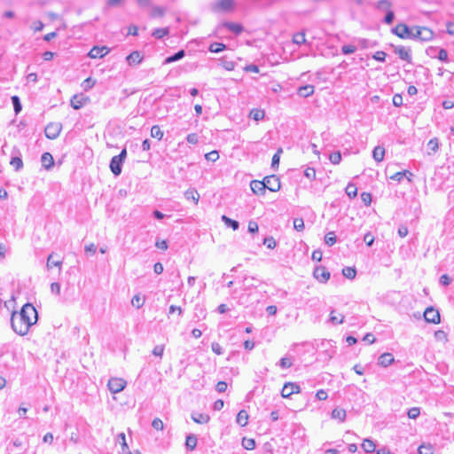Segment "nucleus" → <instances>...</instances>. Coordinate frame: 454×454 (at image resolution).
<instances>
[{"instance_id": "1", "label": "nucleus", "mask_w": 454, "mask_h": 454, "mask_svg": "<svg viewBox=\"0 0 454 454\" xmlns=\"http://www.w3.org/2000/svg\"><path fill=\"white\" fill-rule=\"evenodd\" d=\"M38 313L31 303L22 306L20 311H13L11 316V326L14 333L20 336L28 333L31 326L36 324Z\"/></svg>"}, {"instance_id": "2", "label": "nucleus", "mask_w": 454, "mask_h": 454, "mask_svg": "<svg viewBox=\"0 0 454 454\" xmlns=\"http://www.w3.org/2000/svg\"><path fill=\"white\" fill-rule=\"evenodd\" d=\"M234 9V0H215L209 4V10L214 13L230 12Z\"/></svg>"}, {"instance_id": "3", "label": "nucleus", "mask_w": 454, "mask_h": 454, "mask_svg": "<svg viewBox=\"0 0 454 454\" xmlns=\"http://www.w3.org/2000/svg\"><path fill=\"white\" fill-rule=\"evenodd\" d=\"M127 386V381L121 378H111L108 380L107 387L110 392L114 394L120 393Z\"/></svg>"}, {"instance_id": "4", "label": "nucleus", "mask_w": 454, "mask_h": 454, "mask_svg": "<svg viewBox=\"0 0 454 454\" xmlns=\"http://www.w3.org/2000/svg\"><path fill=\"white\" fill-rule=\"evenodd\" d=\"M414 30V27H409L407 25L401 23L393 29V33L400 38H413Z\"/></svg>"}, {"instance_id": "5", "label": "nucleus", "mask_w": 454, "mask_h": 454, "mask_svg": "<svg viewBox=\"0 0 454 454\" xmlns=\"http://www.w3.org/2000/svg\"><path fill=\"white\" fill-rule=\"evenodd\" d=\"M62 129V124L60 122H50L44 129V133L47 138L56 139Z\"/></svg>"}, {"instance_id": "6", "label": "nucleus", "mask_w": 454, "mask_h": 454, "mask_svg": "<svg viewBox=\"0 0 454 454\" xmlns=\"http://www.w3.org/2000/svg\"><path fill=\"white\" fill-rule=\"evenodd\" d=\"M414 29L413 38H418L421 41H429L433 38V31L426 27H414Z\"/></svg>"}, {"instance_id": "7", "label": "nucleus", "mask_w": 454, "mask_h": 454, "mask_svg": "<svg viewBox=\"0 0 454 454\" xmlns=\"http://www.w3.org/2000/svg\"><path fill=\"white\" fill-rule=\"evenodd\" d=\"M300 392L301 387L297 383L286 382L281 390V396L289 398L293 394H299Z\"/></svg>"}, {"instance_id": "8", "label": "nucleus", "mask_w": 454, "mask_h": 454, "mask_svg": "<svg viewBox=\"0 0 454 454\" xmlns=\"http://www.w3.org/2000/svg\"><path fill=\"white\" fill-rule=\"evenodd\" d=\"M262 181L265 183V190L268 189L270 192H278L281 187L279 178L274 175L264 177Z\"/></svg>"}, {"instance_id": "9", "label": "nucleus", "mask_w": 454, "mask_h": 454, "mask_svg": "<svg viewBox=\"0 0 454 454\" xmlns=\"http://www.w3.org/2000/svg\"><path fill=\"white\" fill-rule=\"evenodd\" d=\"M424 318L427 323L439 324L441 321L440 313L433 307H428L424 312Z\"/></svg>"}, {"instance_id": "10", "label": "nucleus", "mask_w": 454, "mask_h": 454, "mask_svg": "<svg viewBox=\"0 0 454 454\" xmlns=\"http://www.w3.org/2000/svg\"><path fill=\"white\" fill-rule=\"evenodd\" d=\"M314 278L320 283H326L330 278V272L324 266H317L313 271Z\"/></svg>"}, {"instance_id": "11", "label": "nucleus", "mask_w": 454, "mask_h": 454, "mask_svg": "<svg viewBox=\"0 0 454 454\" xmlns=\"http://www.w3.org/2000/svg\"><path fill=\"white\" fill-rule=\"evenodd\" d=\"M109 52V48L106 46H94L89 52L88 56L90 59H101Z\"/></svg>"}, {"instance_id": "12", "label": "nucleus", "mask_w": 454, "mask_h": 454, "mask_svg": "<svg viewBox=\"0 0 454 454\" xmlns=\"http://www.w3.org/2000/svg\"><path fill=\"white\" fill-rule=\"evenodd\" d=\"M88 101L89 98L83 95H74L71 98V106L74 109L78 110L82 108Z\"/></svg>"}, {"instance_id": "13", "label": "nucleus", "mask_w": 454, "mask_h": 454, "mask_svg": "<svg viewBox=\"0 0 454 454\" xmlns=\"http://www.w3.org/2000/svg\"><path fill=\"white\" fill-rule=\"evenodd\" d=\"M122 164L123 162L116 156L112 158L109 167L114 176H119L121 173Z\"/></svg>"}, {"instance_id": "14", "label": "nucleus", "mask_w": 454, "mask_h": 454, "mask_svg": "<svg viewBox=\"0 0 454 454\" xmlns=\"http://www.w3.org/2000/svg\"><path fill=\"white\" fill-rule=\"evenodd\" d=\"M395 361L394 356L391 353H383L379 356L378 364L382 367H387Z\"/></svg>"}, {"instance_id": "15", "label": "nucleus", "mask_w": 454, "mask_h": 454, "mask_svg": "<svg viewBox=\"0 0 454 454\" xmlns=\"http://www.w3.org/2000/svg\"><path fill=\"white\" fill-rule=\"evenodd\" d=\"M252 192L257 195H262L265 192V183L263 181L253 180L250 183Z\"/></svg>"}, {"instance_id": "16", "label": "nucleus", "mask_w": 454, "mask_h": 454, "mask_svg": "<svg viewBox=\"0 0 454 454\" xmlns=\"http://www.w3.org/2000/svg\"><path fill=\"white\" fill-rule=\"evenodd\" d=\"M395 52L399 56V58L403 60H406L408 62L411 61V51L410 49L404 47V46H397L395 49Z\"/></svg>"}, {"instance_id": "17", "label": "nucleus", "mask_w": 454, "mask_h": 454, "mask_svg": "<svg viewBox=\"0 0 454 454\" xmlns=\"http://www.w3.org/2000/svg\"><path fill=\"white\" fill-rule=\"evenodd\" d=\"M42 165L45 169H51L54 165V160L50 153H43L41 157Z\"/></svg>"}, {"instance_id": "18", "label": "nucleus", "mask_w": 454, "mask_h": 454, "mask_svg": "<svg viewBox=\"0 0 454 454\" xmlns=\"http://www.w3.org/2000/svg\"><path fill=\"white\" fill-rule=\"evenodd\" d=\"M220 27H224L226 28H228L230 31L235 33L236 35H239L240 34L242 31H243V27L242 25L239 24V23H233V22H223L222 23Z\"/></svg>"}, {"instance_id": "19", "label": "nucleus", "mask_w": 454, "mask_h": 454, "mask_svg": "<svg viewBox=\"0 0 454 454\" xmlns=\"http://www.w3.org/2000/svg\"><path fill=\"white\" fill-rule=\"evenodd\" d=\"M184 198L187 200H192L195 205L199 203L200 200V194L194 188H190L184 192Z\"/></svg>"}, {"instance_id": "20", "label": "nucleus", "mask_w": 454, "mask_h": 454, "mask_svg": "<svg viewBox=\"0 0 454 454\" xmlns=\"http://www.w3.org/2000/svg\"><path fill=\"white\" fill-rule=\"evenodd\" d=\"M126 59L129 65L132 66L139 64L142 61L143 57L141 56L139 51H135L131 52L129 55H128Z\"/></svg>"}, {"instance_id": "21", "label": "nucleus", "mask_w": 454, "mask_h": 454, "mask_svg": "<svg viewBox=\"0 0 454 454\" xmlns=\"http://www.w3.org/2000/svg\"><path fill=\"white\" fill-rule=\"evenodd\" d=\"M385 156V148L382 146H376L372 151V157L375 161L381 162Z\"/></svg>"}, {"instance_id": "22", "label": "nucleus", "mask_w": 454, "mask_h": 454, "mask_svg": "<svg viewBox=\"0 0 454 454\" xmlns=\"http://www.w3.org/2000/svg\"><path fill=\"white\" fill-rule=\"evenodd\" d=\"M248 418H249V416H248L247 412L245 410H241V411H239V412L237 415L236 422L240 427H246L248 423Z\"/></svg>"}, {"instance_id": "23", "label": "nucleus", "mask_w": 454, "mask_h": 454, "mask_svg": "<svg viewBox=\"0 0 454 454\" xmlns=\"http://www.w3.org/2000/svg\"><path fill=\"white\" fill-rule=\"evenodd\" d=\"M192 419L195 423L198 424H207L210 419L207 414L198 412L192 414Z\"/></svg>"}, {"instance_id": "24", "label": "nucleus", "mask_w": 454, "mask_h": 454, "mask_svg": "<svg viewBox=\"0 0 454 454\" xmlns=\"http://www.w3.org/2000/svg\"><path fill=\"white\" fill-rule=\"evenodd\" d=\"M314 93V86L312 85H304L298 89V95L302 98H308Z\"/></svg>"}, {"instance_id": "25", "label": "nucleus", "mask_w": 454, "mask_h": 454, "mask_svg": "<svg viewBox=\"0 0 454 454\" xmlns=\"http://www.w3.org/2000/svg\"><path fill=\"white\" fill-rule=\"evenodd\" d=\"M346 411L340 408H335L332 411V418L338 419L340 422H343L346 419Z\"/></svg>"}, {"instance_id": "26", "label": "nucleus", "mask_w": 454, "mask_h": 454, "mask_svg": "<svg viewBox=\"0 0 454 454\" xmlns=\"http://www.w3.org/2000/svg\"><path fill=\"white\" fill-rule=\"evenodd\" d=\"M221 219L227 227H231L233 231L238 230L239 227V223L238 221L232 220L224 215H222Z\"/></svg>"}, {"instance_id": "27", "label": "nucleus", "mask_w": 454, "mask_h": 454, "mask_svg": "<svg viewBox=\"0 0 454 454\" xmlns=\"http://www.w3.org/2000/svg\"><path fill=\"white\" fill-rule=\"evenodd\" d=\"M184 55H185V52H184V50L178 51L174 55L168 57L165 59L164 63L165 64H169V63H172V62H176V61L180 60L181 59H183L184 57Z\"/></svg>"}, {"instance_id": "28", "label": "nucleus", "mask_w": 454, "mask_h": 454, "mask_svg": "<svg viewBox=\"0 0 454 454\" xmlns=\"http://www.w3.org/2000/svg\"><path fill=\"white\" fill-rule=\"evenodd\" d=\"M362 448L365 452L372 453L375 450L376 445L372 440L364 439L362 443Z\"/></svg>"}, {"instance_id": "29", "label": "nucleus", "mask_w": 454, "mask_h": 454, "mask_svg": "<svg viewBox=\"0 0 454 454\" xmlns=\"http://www.w3.org/2000/svg\"><path fill=\"white\" fill-rule=\"evenodd\" d=\"M197 437L194 434H190L186 437L185 446L188 450H193L197 446Z\"/></svg>"}, {"instance_id": "30", "label": "nucleus", "mask_w": 454, "mask_h": 454, "mask_svg": "<svg viewBox=\"0 0 454 454\" xmlns=\"http://www.w3.org/2000/svg\"><path fill=\"white\" fill-rule=\"evenodd\" d=\"M52 258H53V254H51L47 258V263H46L47 269L50 270L52 267H59V269L60 270L62 263H63L62 261L61 260L54 261Z\"/></svg>"}, {"instance_id": "31", "label": "nucleus", "mask_w": 454, "mask_h": 454, "mask_svg": "<svg viewBox=\"0 0 454 454\" xmlns=\"http://www.w3.org/2000/svg\"><path fill=\"white\" fill-rule=\"evenodd\" d=\"M264 111L261 109H252L249 114V117L254 121H261L264 118Z\"/></svg>"}, {"instance_id": "32", "label": "nucleus", "mask_w": 454, "mask_h": 454, "mask_svg": "<svg viewBox=\"0 0 454 454\" xmlns=\"http://www.w3.org/2000/svg\"><path fill=\"white\" fill-rule=\"evenodd\" d=\"M226 49V45L223 43H213L209 45L208 50L214 53H219Z\"/></svg>"}, {"instance_id": "33", "label": "nucleus", "mask_w": 454, "mask_h": 454, "mask_svg": "<svg viewBox=\"0 0 454 454\" xmlns=\"http://www.w3.org/2000/svg\"><path fill=\"white\" fill-rule=\"evenodd\" d=\"M407 175H410V176H413V174L411 172H410L409 170H403L401 172L395 173L394 175H392L390 176V179L394 180V181L401 182L403 179L404 176H407Z\"/></svg>"}, {"instance_id": "34", "label": "nucleus", "mask_w": 454, "mask_h": 454, "mask_svg": "<svg viewBox=\"0 0 454 454\" xmlns=\"http://www.w3.org/2000/svg\"><path fill=\"white\" fill-rule=\"evenodd\" d=\"M306 38H305V33L304 32H298L294 35L293 36V43L301 45L303 43H306Z\"/></svg>"}, {"instance_id": "35", "label": "nucleus", "mask_w": 454, "mask_h": 454, "mask_svg": "<svg viewBox=\"0 0 454 454\" xmlns=\"http://www.w3.org/2000/svg\"><path fill=\"white\" fill-rule=\"evenodd\" d=\"M334 312V310L331 311L329 321L333 325L342 324L344 322V316L342 314L335 316Z\"/></svg>"}, {"instance_id": "36", "label": "nucleus", "mask_w": 454, "mask_h": 454, "mask_svg": "<svg viewBox=\"0 0 454 454\" xmlns=\"http://www.w3.org/2000/svg\"><path fill=\"white\" fill-rule=\"evenodd\" d=\"M131 304L133 307L140 309L145 304V298L140 296V294H136L131 299Z\"/></svg>"}, {"instance_id": "37", "label": "nucleus", "mask_w": 454, "mask_h": 454, "mask_svg": "<svg viewBox=\"0 0 454 454\" xmlns=\"http://www.w3.org/2000/svg\"><path fill=\"white\" fill-rule=\"evenodd\" d=\"M242 446L245 450H252L255 448V442L252 438L244 437L242 439Z\"/></svg>"}, {"instance_id": "38", "label": "nucleus", "mask_w": 454, "mask_h": 454, "mask_svg": "<svg viewBox=\"0 0 454 454\" xmlns=\"http://www.w3.org/2000/svg\"><path fill=\"white\" fill-rule=\"evenodd\" d=\"M10 164L14 168L16 171H19L23 168V161L19 156L12 157Z\"/></svg>"}, {"instance_id": "39", "label": "nucleus", "mask_w": 454, "mask_h": 454, "mask_svg": "<svg viewBox=\"0 0 454 454\" xmlns=\"http://www.w3.org/2000/svg\"><path fill=\"white\" fill-rule=\"evenodd\" d=\"M342 274L344 277H346L348 279H353L356 278V270L353 267H345L342 270Z\"/></svg>"}, {"instance_id": "40", "label": "nucleus", "mask_w": 454, "mask_h": 454, "mask_svg": "<svg viewBox=\"0 0 454 454\" xmlns=\"http://www.w3.org/2000/svg\"><path fill=\"white\" fill-rule=\"evenodd\" d=\"M151 136L152 137L157 138L158 140H161L163 137V132L161 131L160 126L153 125L151 129Z\"/></svg>"}, {"instance_id": "41", "label": "nucleus", "mask_w": 454, "mask_h": 454, "mask_svg": "<svg viewBox=\"0 0 454 454\" xmlns=\"http://www.w3.org/2000/svg\"><path fill=\"white\" fill-rule=\"evenodd\" d=\"M392 4L389 0H380L376 4V8L381 11L390 10Z\"/></svg>"}, {"instance_id": "42", "label": "nucleus", "mask_w": 454, "mask_h": 454, "mask_svg": "<svg viewBox=\"0 0 454 454\" xmlns=\"http://www.w3.org/2000/svg\"><path fill=\"white\" fill-rule=\"evenodd\" d=\"M347 195L353 199L357 195V188L354 184H348L345 189Z\"/></svg>"}, {"instance_id": "43", "label": "nucleus", "mask_w": 454, "mask_h": 454, "mask_svg": "<svg viewBox=\"0 0 454 454\" xmlns=\"http://www.w3.org/2000/svg\"><path fill=\"white\" fill-rule=\"evenodd\" d=\"M168 33H169L168 27L157 28L153 32V35L157 39H160V38L164 37L165 35H168Z\"/></svg>"}, {"instance_id": "44", "label": "nucleus", "mask_w": 454, "mask_h": 454, "mask_svg": "<svg viewBox=\"0 0 454 454\" xmlns=\"http://www.w3.org/2000/svg\"><path fill=\"white\" fill-rule=\"evenodd\" d=\"M12 102L13 105L15 114H19L22 110V106L18 96L12 97Z\"/></svg>"}, {"instance_id": "45", "label": "nucleus", "mask_w": 454, "mask_h": 454, "mask_svg": "<svg viewBox=\"0 0 454 454\" xmlns=\"http://www.w3.org/2000/svg\"><path fill=\"white\" fill-rule=\"evenodd\" d=\"M151 17H162L165 14V8L160 6H153L151 10Z\"/></svg>"}, {"instance_id": "46", "label": "nucleus", "mask_w": 454, "mask_h": 454, "mask_svg": "<svg viewBox=\"0 0 454 454\" xmlns=\"http://www.w3.org/2000/svg\"><path fill=\"white\" fill-rule=\"evenodd\" d=\"M418 452H419V454H434V450H433L432 445H430V444H427V445L422 444L419 447Z\"/></svg>"}, {"instance_id": "47", "label": "nucleus", "mask_w": 454, "mask_h": 454, "mask_svg": "<svg viewBox=\"0 0 454 454\" xmlns=\"http://www.w3.org/2000/svg\"><path fill=\"white\" fill-rule=\"evenodd\" d=\"M325 242L330 247L336 243V236L333 231H330L325 235Z\"/></svg>"}, {"instance_id": "48", "label": "nucleus", "mask_w": 454, "mask_h": 454, "mask_svg": "<svg viewBox=\"0 0 454 454\" xmlns=\"http://www.w3.org/2000/svg\"><path fill=\"white\" fill-rule=\"evenodd\" d=\"M221 64L223 66V67L228 71H231V70H234L235 68V62L232 61V60H227V59H221Z\"/></svg>"}, {"instance_id": "49", "label": "nucleus", "mask_w": 454, "mask_h": 454, "mask_svg": "<svg viewBox=\"0 0 454 454\" xmlns=\"http://www.w3.org/2000/svg\"><path fill=\"white\" fill-rule=\"evenodd\" d=\"M117 442L121 445L122 451H125L126 450L129 449L127 442H126V436H125L124 433H120L117 435Z\"/></svg>"}, {"instance_id": "50", "label": "nucleus", "mask_w": 454, "mask_h": 454, "mask_svg": "<svg viewBox=\"0 0 454 454\" xmlns=\"http://www.w3.org/2000/svg\"><path fill=\"white\" fill-rule=\"evenodd\" d=\"M420 414V410L419 407H412L408 410L407 415L411 419H416Z\"/></svg>"}, {"instance_id": "51", "label": "nucleus", "mask_w": 454, "mask_h": 454, "mask_svg": "<svg viewBox=\"0 0 454 454\" xmlns=\"http://www.w3.org/2000/svg\"><path fill=\"white\" fill-rule=\"evenodd\" d=\"M427 148H428L430 151H432V152L435 153V152L438 150V148H439L438 139H437V138H435V137H434V138L430 139V140L428 141V143H427Z\"/></svg>"}, {"instance_id": "52", "label": "nucleus", "mask_w": 454, "mask_h": 454, "mask_svg": "<svg viewBox=\"0 0 454 454\" xmlns=\"http://www.w3.org/2000/svg\"><path fill=\"white\" fill-rule=\"evenodd\" d=\"M205 158L208 161L215 162L219 159V153L217 151H211L205 154Z\"/></svg>"}, {"instance_id": "53", "label": "nucleus", "mask_w": 454, "mask_h": 454, "mask_svg": "<svg viewBox=\"0 0 454 454\" xmlns=\"http://www.w3.org/2000/svg\"><path fill=\"white\" fill-rule=\"evenodd\" d=\"M304 221L302 218H295L294 220V228L297 231H302L304 230Z\"/></svg>"}, {"instance_id": "54", "label": "nucleus", "mask_w": 454, "mask_h": 454, "mask_svg": "<svg viewBox=\"0 0 454 454\" xmlns=\"http://www.w3.org/2000/svg\"><path fill=\"white\" fill-rule=\"evenodd\" d=\"M329 160L333 164H339L341 160V154L340 152H334L330 154Z\"/></svg>"}, {"instance_id": "55", "label": "nucleus", "mask_w": 454, "mask_h": 454, "mask_svg": "<svg viewBox=\"0 0 454 454\" xmlns=\"http://www.w3.org/2000/svg\"><path fill=\"white\" fill-rule=\"evenodd\" d=\"M279 366L283 369H287V368H290L293 364L292 361L290 358H287V357H282L280 360H279V363H278Z\"/></svg>"}, {"instance_id": "56", "label": "nucleus", "mask_w": 454, "mask_h": 454, "mask_svg": "<svg viewBox=\"0 0 454 454\" xmlns=\"http://www.w3.org/2000/svg\"><path fill=\"white\" fill-rule=\"evenodd\" d=\"M356 51V47L351 44L343 45L341 47V51L345 55H348L354 53Z\"/></svg>"}, {"instance_id": "57", "label": "nucleus", "mask_w": 454, "mask_h": 454, "mask_svg": "<svg viewBox=\"0 0 454 454\" xmlns=\"http://www.w3.org/2000/svg\"><path fill=\"white\" fill-rule=\"evenodd\" d=\"M152 427L156 430L161 431L164 428V424L160 419L155 418L152 422Z\"/></svg>"}, {"instance_id": "58", "label": "nucleus", "mask_w": 454, "mask_h": 454, "mask_svg": "<svg viewBox=\"0 0 454 454\" xmlns=\"http://www.w3.org/2000/svg\"><path fill=\"white\" fill-rule=\"evenodd\" d=\"M164 352V345H157L153 349V355L155 356L162 357Z\"/></svg>"}, {"instance_id": "59", "label": "nucleus", "mask_w": 454, "mask_h": 454, "mask_svg": "<svg viewBox=\"0 0 454 454\" xmlns=\"http://www.w3.org/2000/svg\"><path fill=\"white\" fill-rule=\"evenodd\" d=\"M263 244L266 245V247L270 249H273L277 246V242L272 237L265 238Z\"/></svg>"}, {"instance_id": "60", "label": "nucleus", "mask_w": 454, "mask_h": 454, "mask_svg": "<svg viewBox=\"0 0 454 454\" xmlns=\"http://www.w3.org/2000/svg\"><path fill=\"white\" fill-rule=\"evenodd\" d=\"M304 176L309 180H314L316 178V170L314 168H307L304 170Z\"/></svg>"}, {"instance_id": "61", "label": "nucleus", "mask_w": 454, "mask_h": 454, "mask_svg": "<svg viewBox=\"0 0 454 454\" xmlns=\"http://www.w3.org/2000/svg\"><path fill=\"white\" fill-rule=\"evenodd\" d=\"M386 56L387 54L382 51H376L374 53V55L372 56V58L377 60V61H380V62H384L385 61V59H386Z\"/></svg>"}, {"instance_id": "62", "label": "nucleus", "mask_w": 454, "mask_h": 454, "mask_svg": "<svg viewBox=\"0 0 454 454\" xmlns=\"http://www.w3.org/2000/svg\"><path fill=\"white\" fill-rule=\"evenodd\" d=\"M328 397V394L325 390L324 389H319L317 393H316V398L319 401H325L326 400Z\"/></svg>"}, {"instance_id": "63", "label": "nucleus", "mask_w": 454, "mask_h": 454, "mask_svg": "<svg viewBox=\"0 0 454 454\" xmlns=\"http://www.w3.org/2000/svg\"><path fill=\"white\" fill-rule=\"evenodd\" d=\"M259 227L256 222L251 220L248 223V231L250 233H256L258 232Z\"/></svg>"}, {"instance_id": "64", "label": "nucleus", "mask_w": 454, "mask_h": 454, "mask_svg": "<svg viewBox=\"0 0 454 454\" xmlns=\"http://www.w3.org/2000/svg\"><path fill=\"white\" fill-rule=\"evenodd\" d=\"M211 348H212V351L214 353H215L216 355H222L223 353V348L221 347V345L217 342H213L211 344Z\"/></svg>"}]
</instances>
